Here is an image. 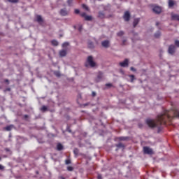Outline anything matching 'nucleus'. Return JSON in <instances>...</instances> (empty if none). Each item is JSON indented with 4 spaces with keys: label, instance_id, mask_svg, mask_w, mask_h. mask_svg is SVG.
<instances>
[{
    "label": "nucleus",
    "instance_id": "obj_22",
    "mask_svg": "<svg viewBox=\"0 0 179 179\" xmlns=\"http://www.w3.org/2000/svg\"><path fill=\"white\" fill-rule=\"evenodd\" d=\"M118 139L119 141H128V139H129V137L122 136V137H119Z\"/></svg>",
    "mask_w": 179,
    "mask_h": 179
},
{
    "label": "nucleus",
    "instance_id": "obj_43",
    "mask_svg": "<svg viewBox=\"0 0 179 179\" xmlns=\"http://www.w3.org/2000/svg\"><path fill=\"white\" fill-rule=\"evenodd\" d=\"M143 127V124H141V123L138 124V127H139V128H142Z\"/></svg>",
    "mask_w": 179,
    "mask_h": 179
},
{
    "label": "nucleus",
    "instance_id": "obj_12",
    "mask_svg": "<svg viewBox=\"0 0 179 179\" xmlns=\"http://www.w3.org/2000/svg\"><path fill=\"white\" fill-rule=\"evenodd\" d=\"M98 17H99V19H104V17H106V14L101 11H99L98 13Z\"/></svg>",
    "mask_w": 179,
    "mask_h": 179
},
{
    "label": "nucleus",
    "instance_id": "obj_14",
    "mask_svg": "<svg viewBox=\"0 0 179 179\" xmlns=\"http://www.w3.org/2000/svg\"><path fill=\"white\" fill-rule=\"evenodd\" d=\"M15 128V126L13 124L8 125L5 127L6 131H12Z\"/></svg>",
    "mask_w": 179,
    "mask_h": 179
},
{
    "label": "nucleus",
    "instance_id": "obj_4",
    "mask_svg": "<svg viewBox=\"0 0 179 179\" xmlns=\"http://www.w3.org/2000/svg\"><path fill=\"white\" fill-rule=\"evenodd\" d=\"M152 10L155 15H160L162 13V7L159 6H152Z\"/></svg>",
    "mask_w": 179,
    "mask_h": 179
},
{
    "label": "nucleus",
    "instance_id": "obj_39",
    "mask_svg": "<svg viewBox=\"0 0 179 179\" xmlns=\"http://www.w3.org/2000/svg\"><path fill=\"white\" fill-rule=\"evenodd\" d=\"M175 45H179V41L178 40L175 41Z\"/></svg>",
    "mask_w": 179,
    "mask_h": 179
},
{
    "label": "nucleus",
    "instance_id": "obj_42",
    "mask_svg": "<svg viewBox=\"0 0 179 179\" xmlns=\"http://www.w3.org/2000/svg\"><path fill=\"white\" fill-rule=\"evenodd\" d=\"M66 131H68V132H69V133L72 132V130H71V129H69V127H67Z\"/></svg>",
    "mask_w": 179,
    "mask_h": 179
},
{
    "label": "nucleus",
    "instance_id": "obj_52",
    "mask_svg": "<svg viewBox=\"0 0 179 179\" xmlns=\"http://www.w3.org/2000/svg\"><path fill=\"white\" fill-rule=\"evenodd\" d=\"M60 178H61V179H65V178H64V177H62V176L60 177Z\"/></svg>",
    "mask_w": 179,
    "mask_h": 179
},
{
    "label": "nucleus",
    "instance_id": "obj_27",
    "mask_svg": "<svg viewBox=\"0 0 179 179\" xmlns=\"http://www.w3.org/2000/svg\"><path fill=\"white\" fill-rule=\"evenodd\" d=\"M51 44L52 45H58L59 43H58V41H57L56 40H53L52 41Z\"/></svg>",
    "mask_w": 179,
    "mask_h": 179
},
{
    "label": "nucleus",
    "instance_id": "obj_18",
    "mask_svg": "<svg viewBox=\"0 0 179 179\" xmlns=\"http://www.w3.org/2000/svg\"><path fill=\"white\" fill-rule=\"evenodd\" d=\"M73 153H74L76 157H78V156L79 155V149L74 148Z\"/></svg>",
    "mask_w": 179,
    "mask_h": 179
},
{
    "label": "nucleus",
    "instance_id": "obj_34",
    "mask_svg": "<svg viewBox=\"0 0 179 179\" xmlns=\"http://www.w3.org/2000/svg\"><path fill=\"white\" fill-rule=\"evenodd\" d=\"M80 16H82V17H86V13H82L81 14H80Z\"/></svg>",
    "mask_w": 179,
    "mask_h": 179
},
{
    "label": "nucleus",
    "instance_id": "obj_51",
    "mask_svg": "<svg viewBox=\"0 0 179 179\" xmlns=\"http://www.w3.org/2000/svg\"><path fill=\"white\" fill-rule=\"evenodd\" d=\"M6 152H9V149L8 148H6Z\"/></svg>",
    "mask_w": 179,
    "mask_h": 179
},
{
    "label": "nucleus",
    "instance_id": "obj_17",
    "mask_svg": "<svg viewBox=\"0 0 179 179\" xmlns=\"http://www.w3.org/2000/svg\"><path fill=\"white\" fill-rule=\"evenodd\" d=\"M85 20H87V22H91V20H93V17L91 15H87L85 18Z\"/></svg>",
    "mask_w": 179,
    "mask_h": 179
},
{
    "label": "nucleus",
    "instance_id": "obj_41",
    "mask_svg": "<svg viewBox=\"0 0 179 179\" xmlns=\"http://www.w3.org/2000/svg\"><path fill=\"white\" fill-rule=\"evenodd\" d=\"M62 45H69V42H64Z\"/></svg>",
    "mask_w": 179,
    "mask_h": 179
},
{
    "label": "nucleus",
    "instance_id": "obj_44",
    "mask_svg": "<svg viewBox=\"0 0 179 179\" xmlns=\"http://www.w3.org/2000/svg\"><path fill=\"white\" fill-rule=\"evenodd\" d=\"M98 179H103L101 175H98V177H97Z\"/></svg>",
    "mask_w": 179,
    "mask_h": 179
},
{
    "label": "nucleus",
    "instance_id": "obj_2",
    "mask_svg": "<svg viewBox=\"0 0 179 179\" xmlns=\"http://www.w3.org/2000/svg\"><path fill=\"white\" fill-rule=\"evenodd\" d=\"M85 66L86 68H96L97 66V64L93 60V56H88L85 64Z\"/></svg>",
    "mask_w": 179,
    "mask_h": 179
},
{
    "label": "nucleus",
    "instance_id": "obj_38",
    "mask_svg": "<svg viewBox=\"0 0 179 179\" xmlns=\"http://www.w3.org/2000/svg\"><path fill=\"white\" fill-rule=\"evenodd\" d=\"M80 12V11L79 10V9H76V10H75V13H76L77 15L79 14Z\"/></svg>",
    "mask_w": 179,
    "mask_h": 179
},
{
    "label": "nucleus",
    "instance_id": "obj_5",
    "mask_svg": "<svg viewBox=\"0 0 179 179\" xmlns=\"http://www.w3.org/2000/svg\"><path fill=\"white\" fill-rule=\"evenodd\" d=\"M176 51H177V47L175 45H170L168 48V53L170 54V55H174Z\"/></svg>",
    "mask_w": 179,
    "mask_h": 179
},
{
    "label": "nucleus",
    "instance_id": "obj_20",
    "mask_svg": "<svg viewBox=\"0 0 179 179\" xmlns=\"http://www.w3.org/2000/svg\"><path fill=\"white\" fill-rule=\"evenodd\" d=\"M115 146L118 149H120L121 148H125V145H124V144H122V143H119L118 144H116Z\"/></svg>",
    "mask_w": 179,
    "mask_h": 179
},
{
    "label": "nucleus",
    "instance_id": "obj_3",
    "mask_svg": "<svg viewBox=\"0 0 179 179\" xmlns=\"http://www.w3.org/2000/svg\"><path fill=\"white\" fill-rule=\"evenodd\" d=\"M103 79H104V73L99 71L97 73L96 77L94 78V82H96V83H99V82H101Z\"/></svg>",
    "mask_w": 179,
    "mask_h": 179
},
{
    "label": "nucleus",
    "instance_id": "obj_54",
    "mask_svg": "<svg viewBox=\"0 0 179 179\" xmlns=\"http://www.w3.org/2000/svg\"><path fill=\"white\" fill-rule=\"evenodd\" d=\"M7 90H10V89L8 88V89H7Z\"/></svg>",
    "mask_w": 179,
    "mask_h": 179
},
{
    "label": "nucleus",
    "instance_id": "obj_9",
    "mask_svg": "<svg viewBox=\"0 0 179 179\" xmlns=\"http://www.w3.org/2000/svg\"><path fill=\"white\" fill-rule=\"evenodd\" d=\"M68 51H69L68 48H65L64 49L61 50L59 54L62 57H66V54H68Z\"/></svg>",
    "mask_w": 179,
    "mask_h": 179
},
{
    "label": "nucleus",
    "instance_id": "obj_23",
    "mask_svg": "<svg viewBox=\"0 0 179 179\" xmlns=\"http://www.w3.org/2000/svg\"><path fill=\"white\" fill-rule=\"evenodd\" d=\"M108 44H110V41H108V40L103 41L102 42V45H108Z\"/></svg>",
    "mask_w": 179,
    "mask_h": 179
},
{
    "label": "nucleus",
    "instance_id": "obj_10",
    "mask_svg": "<svg viewBox=\"0 0 179 179\" xmlns=\"http://www.w3.org/2000/svg\"><path fill=\"white\" fill-rule=\"evenodd\" d=\"M36 21L38 23H39V24H41V23L44 22V20H43L41 15H36Z\"/></svg>",
    "mask_w": 179,
    "mask_h": 179
},
{
    "label": "nucleus",
    "instance_id": "obj_15",
    "mask_svg": "<svg viewBox=\"0 0 179 179\" xmlns=\"http://www.w3.org/2000/svg\"><path fill=\"white\" fill-rule=\"evenodd\" d=\"M162 36V33L160 31H157L155 34L154 36L155 38H159V37Z\"/></svg>",
    "mask_w": 179,
    "mask_h": 179
},
{
    "label": "nucleus",
    "instance_id": "obj_8",
    "mask_svg": "<svg viewBox=\"0 0 179 179\" xmlns=\"http://www.w3.org/2000/svg\"><path fill=\"white\" fill-rule=\"evenodd\" d=\"M119 65L122 68H127L128 67V65H129V60L128 59H125L124 62H120Z\"/></svg>",
    "mask_w": 179,
    "mask_h": 179
},
{
    "label": "nucleus",
    "instance_id": "obj_19",
    "mask_svg": "<svg viewBox=\"0 0 179 179\" xmlns=\"http://www.w3.org/2000/svg\"><path fill=\"white\" fill-rule=\"evenodd\" d=\"M124 34H125V32H124V31H120L117 33V36L118 37H122V36H124Z\"/></svg>",
    "mask_w": 179,
    "mask_h": 179
},
{
    "label": "nucleus",
    "instance_id": "obj_13",
    "mask_svg": "<svg viewBox=\"0 0 179 179\" xmlns=\"http://www.w3.org/2000/svg\"><path fill=\"white\" fill-rule=\"evenodd\" d=\"M60 15H61L62 16H66V15H68V11H66V9H62V10H60Z\"/></svg>",
    "mask_w": 179,
    "mask_h": 179
},
{
    "label": "nucleus",
    "instance_id": "obj_47",
    "mask_svg": "<svg viewBox=\"0 0 179 179\" xmlns=\"http://www.w3.org/2000/svg\"><path fill=\"white\" fill-rule=\"evenodd\" d=\"M24 118H29V115H24Z\"/></svg>",
    "mask_w": 179,
    "mask_h": 179
},
{
    "label": "nucleus",
    "instance_id": "obj_55",
    "mask_svg": "<svg viewBox=\"0 0 179 179\" xmlns=\"http://www.w3.org/2000/svg\"><path fill=\"white\" fill-rule=\"evenodd\" d=\"M0 160H1V157H0Z\"/></svg>",
    "mask_w": 179,
    "mask_h": 179
},
{
    "label": "nucleus",
    "instance_id": "obj_33",
    "mask_svg": "<svg viewBox=\"0 0 179 179\" xmlns=\"http://www.w3.org/2000/svg\"><path fill=\"white\" fill-rule=\"evenodd\" d=\"M67 170H68L69 171H73V167H72V166H68V167H67Z\"/></svg>",
    "mask_w": 179,
    "mask_h": 179
},
{
    "label": "nucleus",
    "instance_id": "obj_16",
    "mask_svg": "<svg viewBox=\"0 0 179 179\" xmlns=\"http://www.w3.org/2000/svg\"><path fill=\"white\" fill-rule=\"evenodd\" d=\"M57 150H62L64 149V145H62V144L61 143H58L57 145Z\"/></svg>",
    "mask_w": 179,
    "mask_h": 179
},
{
    "label": "nucleus",
    "instance_id": "obj_24",
    "mask_svg": "<svg viewBox=\"0 0 179 179\" xmlns=\"http://www.w3.org/2000/svg\"><path fill=\"white\" fill-rule=\"evenodd\" d=\"M8 2H10L11 3H19V0H8Z\"/></svg>",
    "mask_w": 179,
    "mask_h": 179
},
{
    "label": "nucleus",
    "instance_id": "obj_32",
    "mask_svg": "<svg viewBox=\"0 0 179 179\" xmlns=\"http://www.w3.org/2000/svg\"><path fill=\"white\" fill-rule=\"evenodd\" d=\"M127 38H124V39L122 40V44H123L124 45L128 44V43H127Z\"/></svg>",
    "mask_w": 179,
    "mask_h": 179
},
{
    "label": "nucleus",
    "instance_id": "obj_26",
    "mask_svg": "<svg viewBox=\"0 0 179 179\" xmlns=\"http://www.w3.org/2000/svg\"><path fill=\"white\" fill-rule=\"evenodd\" d=\"M169 5L170 8H171L172 6H174V1L172 0H169Z\"/></svg>",
    "mask_w": 179,
    "mask_h": 179
},
{
    "label": "nucleus",
    "instance_id": "obj_37",
    "mask_svg": "<svg viewBox=\"0 0 179 179\" xmlns=\"http://www.w3.org/2000/svg\"><path fill=\"white\" fill-rule=\"evenodd\" d=\"M88 48H89L90 50H94V45H89V46H88Z\"/></svg>",
    "mask_w": 179,
    "mask_h": 179
},
{
    "label": "nucleus",
    "instance_id": "obj_29",
    "mask_svg": "<svg viewBox=\"0 0 179 179\" xmlns=\"http://www.w3.org/2000/svg\"><path fill=\"white\" fill-rule=\"evenodd\" d=\"M73 2V0H68L67 3H68L69 6H71L72 5Z\"/></svg>",
    "mask_w": 179,
    "mask_h": 179
},
{
    "label": "nucleus",
    "instance_id": "obj_6",
    "mask_svg": "<svg viewBox=\"0 0 179 179\" xmlns=\"http://www.w3.org/2000/svg\"><path fill=\"white\" fill-rule=\"evenodd\" d=\"M123 19L125 22H129L131 20V13L126 11L123 15Z\"/></svg>",
    "mask_w": 179,
    "mask_h": 179
},
{
    "label": "nucleus",
    "instance_id": "obj_30",
    "mask_svg": "<svg viewBox=\"0 0 179 179\" xmlns=\"http://www.w3.org/2000/svg\"><path fill=\"white\" fill-rule=\"evenodd\" d=\"M83 9H85V10H89V7H87V6L85 4H83Z\"/></svg>",
    "mask_w": 179,
    "mask_h": 179
},
{
    "label": "nucleus",
    "instance_id": "obj_46",
    "mask_svg": "<svg viewBox=\"0 0 179 179\" xmlns=\"http://www.w3.org/2000/svg\"><path fill=\"white\" fill-rule=\"evenodd\" d=\"M3 169H4L3 166L0 164V170H3Z\"/></svg>",
    "mask_w": 179,
    "mask_h": 179
},
{
    "label": "nucleus",
    "instance_id": "obj_1",
    "mask_svg": "<svg viewBox=\"0 0 179 179\" xmlns=\"http://www.w3.org/2000/svg\"><path fill=\"white\" fill-rule=\"evenodd\" d=\"M171 115H173V117H178V118H179L178 110L174 109L171 112L166 111L164 113L159 115L157 118V122L152 119H147L145 122L150 128H157V132L159 134V132L162 131V124H166L167 120H169V121H171L173 119V116Z\"/></svg>",
    "mask_w": 179,
    "mask_h": 179
},
{
    "label": "nucleus",
    "instance_id": "obj_7",
    "mask_svg": "<svg viewBox=\"0 0 179 179\" xmlns=\"http://www.w3.org/2000/svg\"><path fill=\"white\" fill-rule=\"evenodd\" d=\"M143 152L145 155H153V150L149 147H143Z\"/></svg>",
    "mask_w": 179,
    "mask_h": 179
},
{
    "label": "nucleus",
    "instance_id": "obj_21",
    "mask_svg": "<svg viewBox=\"0 0 179 179\" xmlns=\"http://www.w3.org/2000/svg\"><path fill=\"white\" fill-rule=\"evenodd\" d=\"M47 110H48V108L45 106H43L41 108V111H42L43 113H45V111H47Z\"/></svg>",
    "mask_w": 179,
    "mask_h": 179
},
{
    "label": "nucleus",
    "instance_id": "obj_40",
    "mask_svg": "<svg viewBox=\"0 0 179 179\" xmlns=\"http://www.w3.org/2000/svg\"><path fill=\"white\" fill-rule=\"evenodd\" d=\"M96 92H92V97H96Z\"/></svg>",
    "mask_w": 179,
    "mask_h": 179
},
{
    "label": "nucleus",
    "instance_id": "obj_28",
    "mask_svg": "<svg viewBox=\"0 0 179 179\" xmlns=\"http://www.w3.org/2000/svg\"><path fill=\"white\" fill-rule=\"evenodd\" d=\"M54 75H55V76H57V78H59V76H61V73L59 71H55Z\"/></svg>",
    "mask_w": 179,
    "mask_h": 179
},
{
    "label": "nucleus",
    "instance_id": "obj_50",
    "mask_svg": "<svg viewBox=\"0 0 179 179\" xmlns=\"http://www.w3.org/2000/svg\"><path fill=\"white\" fill-rule=\"evenodd\" d=\"M108 47V45H103L104 48H107Z\"/></svg>",
    "mask_w": 179,
    "mask_h": 179
},
{
    "label": "nucleus",
    "instance_id": "obj_25",
    "mask_svg": "<svg viewBox=\"0 0 179 179\" xmlns=\"http://www.w3.org/2000/svg\"><path fill=\"white\" fill-rule=\"evenodd\" d=\"M129 77L131 78L130 82H131V83L134 82V80H135V76L134 75H129Z\"/></svg>",
    "mask_w": 179,
    "mask_h": 179
},
{
    "label": "nucleus",
    "instance_id": "obj_48",
    "mask_svg": "<svg viewBox=\"0 0 179 179\" xmlns=\"http://www.w3.org/2000/svg\"><path fill=\"white\" fill-rule=\"evenodd\" d=\"M159 24H160V22H156V26H159Z\"/></svg>",
    "mask_w": 179,
    "mask_h": 179
},
{
    "label": "nucleus",
    "instance_id": "obj_11",
    "mask_svg": "<svg viewBox=\"0 0 179 179\" xmlns=\"http://www.w3.org/2000/svg\"><path fill=\"white\" fill-rule=\"evenodd\" d=\"M139 22H141V20L139 18L134 19L133 22V27H136V26H138V24H139Z\"/></svg>",
    "mask_w": 179,
    "mask_h": 179
},
{
    "label": "nucleus",
    "instance_id": "obj_49",
    "mask_svg": "<svg viewBox=\"0 0 179 179\" xmlns=\"http://www.w3.org/2000/svg\"><path fill=\"white\" fill-rule=\"evenodd\" d=\"M5 82H6L7 83H9V80L6 79V80H5Z\"/></svg>",
    "mask_w": 179,
    "mask_h": 179
},
{
    "label": "nucleus",
    "instance_id": "obj_53",
    "mask_svg": "<svg viewBox=\"0 0 179 179\" xmlns=\"http://www.w3.org/2000/svg\"><path fill=\"white\" fill-rule=\"evenodd\" d=\"M134 36H138V34H134Z\"/></svg>",
    "mask_w": 179,
    "mask_h": 179
},
{
    "label": "nucleus",
    "instance_id": "obj_31",
    "mask_svg": "<svg viewBox=\"0 0 179 179\" xmlns=\"http://www.w3.org/2000/svg\"><path fill=\"white\" fill-rule=\"evenodd\" d=\"M71 159H66L65 160V164H71Z\"/></svg>",
    "mask_w": 179,
    "mask_h": 179
},
{
    "label": "nucleus",
    "instance_id": "obj_45",
    "mask_svg": "<svg viewBox=\"0 0 179 179\" xmlns=\"http://www.w3.org/2000/svg\"><path fill=\"white\" fill-rule=\"evenodd\" d=\"M82 29H83V28H82V26H80L79 28H78V31H82Z\"/></svg>",
    "mask_w": 179,
    "mask_h": 179
},
{
    "label": "nucleus",
    "instance_id": "obj_36",
    "mask_svg": "<svg viewBox=\"0 0 179 179\" xmlns=\"http://www.w3.org/2000/svg\"><path fill=\"white\" fill-rule=\"evenodd\" d=\"M130 70L132 71V72H136V69L134 67H131Z\"/></svg>",
    "mask_w": 179,
    "mask_h": 179
},
{
    "label": "nucleus",
    "instance_id": "obj_35",
    "mask_svg": "<svg viewBox=\"0 0 179 179\" xmlns=\"http://www.w3.org/2000/svg\"><path fill=\"white\" fill-rule=\"evenodd\" d=\"M106 87H111L113 86V84L111 83H107L106 84Z\"/></svg>",
    "mask_w": 179,
    "mask_h": 179
}]
</instances>
